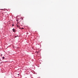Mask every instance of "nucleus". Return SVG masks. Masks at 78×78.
<instances>
[{"label": "nucleus", "instance_id": "7ed1b4c3", "mask_svg": "<svg viewBox=\"0 0 78 78\" xmlns=\"http://www.w3.org/2000/svg\"><path fill=\"white\" fill-rule=\"evenodd\" d=\"M14 24H13L12 25V27H13V26H14Z\"/></svg>", "mask_w": 78, "mask_h": 78}, {"label": "nucleus", "instance_id": "423d86ee", "mask_svg": "<svg viewBox=\"0 0 78 78\" xmlns=\"http://www.w3.org/2000/svg\"><path fill=\"white\" fill-rule=\"evenodd\" d=\"M22 29H24V28H22Z\"/></svg>", "mask_w": 78, "mask_h": 78}, {"label": "nucleus", "instance_id": "20e7f679", "mask_svg": "<svg viewBox=\"0 0 78 78\" xmlns=\"http://www.w3.org/2000/svg\"><path fill=\"white\" fill-rule=\"evenodd\" d=\"M1 56H2V54H1Z\"/></svg>", "mask_w": 78, "mask_h": 78}, {"label": "nucleus", "instance_id": "0eeeda50", "mask_svg": "<svg viewBox=\"0 0 78 78\" xmlns=\"http://www.w3.org/2000/svg\"><path fill=\"white\" fill-rule=\"evenodd\" d=\"M18 27V26H17V27Z\"/></svg>", "mask_w": 78, "mask_h": 78}, {"label": "nucleus", "instance_id": "f257e3e1", "mask_svg": "<svg viewBox=\"0 0 78 78\" xmlns=\"http://www.w3.org/2000/svg\"><path fill=\"white\" fill-rule=\"evenodd\" d=\"M12 30L13 32H15V31H16V30H15L14 28H13Z\"/></svg>", "mask_w": 78, "mask_h": 78}, {"label": "nucleus", "instance_id": "f03ea898", "mask_svg": "<svg viewBox=\"0 0 78 78\" xmlns=\"http://www.w3.org/2000/svg\"><path fill=\"white\" fill-rule=\"evenodd\" d=\"M2 58L4 59H5V57H2Z\"/></svg>", "mask_w": 78, "mask_h": 78}, {"label": "nucleus", "instance_id": "39448f33", "mask_svg": "<svg viewBox=\"0 0 78 78\" xmlns=\"http://www.w3.org/2000/svg\"><path fill=\"white\" fill-rule=\"evenodd\" d=\"M17 37V36H16V37Z\"/></svg>", "mask_w": 78, "mask_h": 78}]
</instances>
